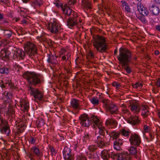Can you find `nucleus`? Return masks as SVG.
<instances>
[{"mask_svg":"<svg viewBox=\"0 0 160 160\" xmlns=\"http://www.w3.org/2000/svg\"><path fill=\"white\" fill-rule=\"evenodd\" d=\"M23 78L26 79L28 82V90L31 95L34 96V98L39 100H42V96L38 90L35 89L32 87L36 86L40 83L41 80L36 74L34 72H26L22 75Z\"/></svg>","mask_w":160,"mask_h":160,"instance_id":"1","label":"nucleus"},{"mask_svg":"<svg viewBox=\"0 0 160 160\" xmlns=\"http://www.w3.org/2000/svg\"><path fill=\"white\" fill-rule=\"evenodd\" d=\"M119 52L118 58L120 64L128 73H130L131 71L129 65L131 62L132 53L128 49L123 48H120Z\"/></svg>","mask_w":160,"mask_h":160,"instance_id":"2","label":"nucleus"},{"mask_svg":"<svg viewBox=\"0 0 160 160\" xmlns=\"http://www.w3.org/2000/svg\"><path fill=\"white\" fill-rule=\"evenodd\" d=\"M97 130H98L99 135L97 137L95 140V142L97 143L98 147L100 148H103L107 146L108 143L105 141L104 136L105 134V132L108 134V131L106 130L104 127L102 126L101 122H99L98 119V122L95 125V128Z\"/></svg>","mask_w":160,"mask_h":160,"instance_id":"3","label":"nucleus"},{"mask_svg":"<svg viewBox=\"0 0 160 160\" xmlns=\"http://www.w3.org/2000/svg\"><path fill=\"white\" fill-rule=\"evenodd\" d=\"M102 158L105 160H108L110 157L118 160H131L130 156L128 154V152L126 153H115L110 150H103L101 154Z\"/></svg>","mask_w":160,"mask_h":160,"instance_id":"4","label":"nucleus"},{"mask_svg":"<svg viewBox=\"0 0 160 160\" xmlns=\"http://www.w3.org/2000/svg\"><path fill=\"white\" fill-rule=\"evenodd\" d=\"M93 46L99 52H106L108 49V44L106 43L105 38L100 35L93 37Z\"/></svg>","mask_w":160,"mask_h":160,"instance_id":"5","label":"nucleus"},{"mask_svg":"<svg viewBox=\"0 0 160 160\" xmlns=\"http://www.w3.org/2000/svg\"><path fill=\"white\" fill-rule=\"evenodd\" d=\"M80 123L82 125L88 127L91 125L92 123L93 124L92 127L95 128V125L98 122V119L94 116H92L90 118L87 114L82 115L80 117Z\"/></svg>","mask_w":160,"mask_h":160,"instance_id":"6","label":"nucleus"},{"mask_svg":"<svg viewBox=\"0 0 160 160\" xmlns=\"http://www.w3.org/2000/svg\"><path fill=\"white\" fill-rule=\"evenodd\" d=\"M61 8L62 11V18H64L66 19L68 18L72 17L74 14L75 16V14L77 13L71 9L66 4L63 6L62 4L61 3Z\"/></svg>","mask_w":160,"mask_h":160,"instance_id":"7","label":"nucleus"},{"mask_svg":"<svg viewBox=\"0 0 160 160\" xmlns=\"http://www.w3.org/2000/svg\"><path fill=\"white\" fill-rule=\"evenodd\" d=\"M101 100L103 103L106 105L107 111L111 114H117L119 112L118 107L114 104L110 103L108 101L105 99H102Z\"/></svg>","mask_w":160,"mask_h":160,"instance_id":"8","label":"nucleus"},{"mask_svg":"<svg viewBox=\"0 0 160 160\" xmlns=\"http://www.w3.org/2000/svg\"><path fill=\"white\" fill-rule=\"evenodd\" d=\"M129 141L131 145L136 147L139 146L141 142L140 136L136 133L131 134Z\"/></svg>","mask_w":160,"mask_h":160,"instance_id":"9","label":"nucleus"},{"mask_svg":"<svg viewBox=\"0 0 160 160\" xmlns=\"http://www.w3.org/2000/svg\"><path fill=\"white\" fill-rule=\"evenodd\" d=\"M25 50L27 54L32 58L37 53L35 46L30 42H28L25 47Z\"/></svg>","mask_w":160,"mask_h":160,"instance_id":"10","label":"nucleus"},{"mask_svg":"<svg viewBox=\"0 0 160 160\" xmlns=\"http://www.w3.org/2000/svg\"><path fill=\"white\" fill-rule=\"evenodd\" d=\"M0 131L2 133H5L8 136L10 133L9 128L7 125V123L3 119H0Z\"/></svg>","mask_w":160,"mask_h":160,"instance_id":"11","label":"nucleus"},{"mask_svg":"<svg viewBox=\"0 0 160 160\" xmlns=\"http://www.w3.org/2000/svg\"><path fill=\"white\" fill-rule=\"evenodd\" d=\"M64 158L65 160H74L73 154L71 152V149L67 147H65L62 151Z\"/></svg>","mask_w":160,"mask_h":160,"instance_id":"12","label":"nucleus"},{"mask_svg":"<svg viewBox=\"0 0 160 160\" xmlns=\"http://www.w3.org/2000/svg\"><path fill=\"white\" fill-rule=\"evenodd\" d=\"M74 15H75L74 14ZM78 19L77 13H76L75 16L73 15L72 17H70L66 19L67 24L68 27L70 28H72L74 26H75Z\"/></svg>","mask_w":160,"mask_h":160,"instance_id":"13","label":"nucleus"},{"mask_svg":"<svg viewBox=\"0 0 160 160\" xmlns=\"http://www.w3.org/2000/svg\"><path fill=\"white\" fill-rule=\"evenodd\" d=\"M129 107L130 110L134 113L137 114L139 112L140 107L138 104L134 101L131 102Z\"/></svg>","mask_w":160,"mask_h":160,"instance_id":"14","label":"nucleus"},{"mask_svg":"<svg viewBox=\"0 0 160 160\" xmlns=\"http://www.w3.org/2000/svg\"><path fill=\"white\" fill-rule=\"evenodd\" d=\"M25 55V52L22 50L16 49V50L14 51V53L13 55V58H17L19 59L21 58L23 59Z\"/></svg>","mask_w":160,"mask_h":160,"instance_id":"15","label":"nucleus"},{"mask_svg":"<svg viewBox=\"0 0 160 160\" xmlns=\"http://www.w3.org/2000/svg\"><path fill=\"white\" fill-rule=\"evenodd\" d=\"M31 150L32 152H33V154H32V152L30 153L29 158L31 160H32V157L35 156L34 155V154L38 157H39L40 158L42 155V153L36 147L32 148Z\"/></svg>","mask_w":160,"mask_h":160,"instance_id":"16","label":"nucleus"},{"mask_svg":"<svg viewBox=\"0 0 160 160\" xmlns=\"http://www.w3.org/2000/svg\"><path fill=\"white\" fill-rule=\"evenodd\" d=\"M137 8L140 13L143 16H147L149 12L147 9L141 3L138 4Z\"/></svg>","mask_w":160,"mask_h":160,"instance_id":"17","label":"nucleus"},{"mask_svg":"<svg viewBox=\"0 0 160 160\" xmlns=\"http://www.w3.org/2000/svg\"><path fill=\"white\" fill-rule=\"evenodd\" d=\"M117 121L112 118H108L106 120L105 125L107 126H109L112 128H116L117 126Z\"/></svg>","mask_w":160,"mask_h":160,"instance_id":"18","label":"nucleus"},{"mask_svg":"<svg viewBox=\"0 0 160 160\" xmlns=\"http://www.w3.org/2000/svg\"><path fill=\"white\" fill-rule=\"evenodd\" d=\"M120 3L122 7V9L123 11L126 12L127 13L131 12V9L128 3L123 1H121Z\"/></svg>","mask_w":160,"mask_h":160,"instance_id":"19","label":"nucleus"},{"mask_svg":"<svg viewBox=\"0 0 160 160\" xmlns=\"http://www.w3.org/2000/svg\"><path fill=\"white\" fill-rule=\"evenodd\" d=\"M128 150L130 153L137 159L139 158V153L137 151L136 148L133 147H128Z\"/></svg>","mask_w":160,"mask_h":160,"instance_id":"20","label":"nucleus"},{"mask_svg":"<svg viewBox=\"0 0 160 160\" xmlns=\"http://www.w3.org/2000/svg\"><path fill=\"white\" fill-rule=\"evenodd\" d=\"M149 9L150 12L154 15H157L159 13L160 10L159 8L153 4L150 5Z\"/></svg>","mask_w":160,"mask_h":160,"instance_id":"21","label":"nucleus"},{"mask_svg":"<svg viewBox=\"0 0 160 160\" xmlns=\"http://www.w3.org/2000/svg\"><path fill=\"white\" fill-rule=\"evenodd\" d=\"M142 110V115L144 118H146L149 114V109L148 106L147 105H143L141 108Z\"/></svg>","mask_w":160,"mask_h":160,"instance_id":"22","label":"nucleus"},{"mask_svg":"<svg viewBox=\"0 0 160 160\" xmlns=\"http://www.w3.org/2000/svg\"><path fill=\"white\" fill-rule=\"evenodd\" d=\"M48 29L52 32L57 33L58 32L57 26L55 23H52L48 25L47 27Z\"/></svg>","mask_w":160,"mask_h":160,"instance_id":"23","label":"nucleus"},{"mask_svg":"<svg viewBox=\"0 0 160 160\" xmlns=\"http://www.w3.org/2000/svg\"><path fill=\"white\" fill-rule=\"evenodd\" d=\"M82 8L84 9H90L91 8V2L88 0H81Z\"/></svg>","mask_w":160,"mask_h":160,"instance_id":"24","label":"nucleus"},{"mask_svg":"<svg viewBox=\"0 0 160 160\" xmlns=\"http://www.w3.org/2000/svg\"><path fill=\"white\" fill-rule=\"evenodd\" d=\"M122 144V140L120 139H116L114 142V148L117 150H119L120 149V146Z\"/></svg>","mask_w":160,"mask_h":160,"instance_id":"25","label":"nucleus"},{"mask_svg":"<svg viewBox=\"0 0 160 160\" xmlns=\"http://www.w3.org/2000/svg\"><path fill=\"white\" fill-rule=\"evenodd\" d=\"M79 101L75 99H73L71 102V104L72 107L75 109H77L79 108Z\"/></svg>","mask_w":160,"mask_h":160,"instance_id":"26","label":"nucleus"},{"mask_svg":"<svg viewBox=\"0 0 160 160\" xmlns=\"http://www.w3.org/2000/svg\"><path fill=\"white\" fill-rule=\"evenodd\" d=\"M108 134L109 135L111 138L114 139H118V138L119 137L120 133L119 132L114 131L111 132L110 133H108Z\"/></svg>","mask_w":160,"mask_h":160,"instance_id":"27","label":"nucleus"},{"mask_svg":"<svg viewBox=\"0 0 160 160\" xmlns=\"http://www.w3.org/2000/svg\"><path fill=\"white\" fill-rule=\"evenodd\" d=\"M137 117H133L132 116H130L129 119L128 120V123L132 124L135 125L138 123V120Z\"/></svg>","mask_w":160,"mask_h":160,"instance_id":"28","label":"nucleus"},{"mask_svg":"<svg viewBox=\"0 0 160 160\" xmlns=\"http://www.w3.org/2000/svg\"><path fill=\"white\" fill-rule=\"evenodd\" d=\"M21 107L22 109L27 112L29 108V103L24 100L21 103Z\"/></svg>","mask_w":160,"mask_h":160,"instance_id":"29","label":"nucleus"},{"mask_svg":"<svg viewBox=\"0 0 160 160\" xmlns=\"http://www.w3.org/2000/svg\"><path fill=\"white\" fill-rule=\"evenodd\" d=\"M120 134L122 136L128 138L130 133V131L129 130H126L124 128L121 129L120 131Z\"/></svg>","mask_w":160,"mask_h":160,"instance_id":"30","label":"nucleus"},{"mask_svg":"<svg viewBox=\"0 0 160 160\" xmlns=\"http://www.w3.org/2000/svg\"><path fill=\"white\" fill-rule=\"evenodd\" d=\"M91 103L94 106H98L100 103L99 100L96 97H93L89 98Z\"/></svg>","mask_w":160,"mask_h":160,"instance_id":"31","label":"nucleus"},{"mask_svg":"<svg viewBox=\"0 0 160 160\" xmlns=\"http://www.w3.org/2000/svg\"><path fill=\"white\" fill-rule=\"evenodd\" d=\"M122 113L123 115L128 114L129 116L130 113L129 110L127 108V107L124 105H122L121 106Z\"/></svg>","mask_w":160,"mask_h":160,"instance_id":"32","label":"nucleus"},{"mask_svg":"<svg viewBox=\"0 0 160 160\" xmlns=\"http://www.w3.org/2000/svg\"><path fill=\"white\" fill-rule=\"evenodd\" d=\"M91 135L90 133L87 131H85L84 132V136L83 140L85 142H86L87 140H90L91 139Z\"/></svg>","mask_w":160,"mask_h":160,"instance_id":"33","label":"nucleus"},{"mask_svg":"<svg viewBox=\"0 0 160 160\" xmlns=\"http://www.w3.org/2000/svg\"><path fill=\"white\" fill-rule=\"evenodd\" d=\"M76 160H87V159L85 156L80 153L76 156Z\"/></svg>","mask_w":160,"mask_h":160,"instance_id":"34","label":"nucleus"},{"mask_svg":"<svg viewBox=\"0 0 160 160\" xmlns=\"http://www.w3.org/2000/svg\"><path fill=\"white\" fill-rule=\"evenodd\" d=\"M70 56V54L68 52L67 54L62 56V60L63 61H65V62L68 60V57Z\"/></svg>","mask_w":160,"mask_h":160,"instance_id":"35","label":"nucleus"},{"mask_svg":"<svg viewBox=\"0 0 160 160\" xmlns=\"http://www.w3.org/2000/svg\"><path fill=\"white\" fill-rule=\"evenodd\" d=\"M78 28H82V21L80 19H78L77 22H76V25H75Z\"/></svg>","mask_w":160,"mask_h":160,"instance_id":"36","label":"nucleus"},{"mask_svg":"<svg viewBox=\"0 0 160 160\" xmlns=\"http://www.w3.org/2000/svg\"><path fill=\"white\" fill-rule=\"evenodd\" d=\"M97 147L94 145H90L88 147L89 150L91 152H93L97 150Z\"/></svg>","mask_w":160,"mask_h":160,"instance_id":"37","label":"nucleus"},{"mask_svg":"<svg viewBox=\"0 0 160 160\" xmlns=\"http://www.w3.org/2000/svg\"><path fill=\"white\" fill-rule=\"evenodd\" d=\"M8 112L9 114H14L15 112L13 107L11 106H8Z\"/></svg>","mask_w":160,"mask_h":160,"instance_id":"38","label":"nucleus"},{"mask_svg":"<svg viewBox=\"0 0 160 160\" xmlns=\"http://www.w3.org/2000/svg\"><path fill=\"white\" fill-rule=\"evenodd\" d=\"M0 55L2 59H4V58L9 59V56H8V55L7 54V53H3V52H2V51H1Z\"/></svg>","mask_w":160,"mask_h":160,"instance_id":"39","label":"nucleus"},{"mask_svg":"<svg viewBox=\"0 0 160 160\" xmlns=\"http://www.w3.org/2000/svg\"><path fill=\"white\" fill-rule=\"evenodd\" d=\"M112 85L113 86L116 87V88L117 89L120 88L121 87V85L119 83L114 82L112 83Z\"/></svg>","mask_w":160,"mask_h":160,"instance_id":"40","label":"nucleus"},{"mask_svg":"<svg viewBox=\"0 0 160 160\" xmlns=\"http://www.w3.org/2000/svg\"><path fill=\"white\" fill-rule=\"evenodd\" d=\"M12 94L10 92H7L5 98L6 99V100H7L10 98H12Z\"/></svg>","mask_w":160,"mask_h":160,"instance_id":"41","label":"nucleus"},{"mask_svg":"<svg viewBox=\"0 0 160 160\" xmlns=\"http://www.w3.org/2000/svg\"><path fill=\"white\" fill-rule=\"evenodd\" d=\"M143 129L145 132H148L149 131L150 128L147 125H144L143 127Z\"/></svg>","mask_w":160,"mask_h":160,"instance_id":"42","label":"nucleus"},{"mask_svg":"<svg viewBox=\"0 0 160 160\" xmlns=\"http://www.w3.org/2000/svg\"><path fill=\"white\" fill-rule=\"evenodd\" d=\"M144 16H142L139 17V19L142 21L143 23H145L147 21H146L145 18L144 17Z\"/></svg>","mask_w":160,"mask_h":160,"instance_id":"43","label":"nucleus"},{"mask_svg":"<svg viewBox=\"0 0 160 160\" xmlns=\"http://www.w3.org/2000/svg\"><path fill=\"white\" fill-rule=\"evenodd\" d=\"M66 53V50L64 48H62L61 49V55L64 54Z\"/></svg>","mask_w":160,"mask_h":160,"instance_id":"44","label":"nucleus"},{"mask_svg":"<svg viewBox=\"0 0 160 160\" xmlns=\"http://www.w3.org/2000/svg\"><path fill=\"white\" fill-rule=\"evenodd\" d=\"M156 85L158 87L160 88V79L158 78L156 81L155 82Z\"/></svg>","mask_w":160,"mask_h":160,"instance_id":"45","label":"nucleus"},{"mask_svg":"<svg viewBox=\"0 0 160 160\" xmlns=\"http://www.w3.org/2000/svg\"><path fill=\"white\" fill-rule=\"evenodd\" d=\"M76 1V0H69L68 2V5H72L74 4Z\"/></svg>","mask_w":160,"mask_h":160,"instance_id":"46","label":"nucleus"},{"mask_svg":"<svg viewBox=\"0 0 160 160\" xmlns=\"http://www.w3.org/2000/svg\"><path fill=\"white\" fill-rule=\"evenodd\" d=\"M52 56H49L48 60H47V61L49 63H53V62H52Z\"/></svg>","mask_w":160,"mask_h":160,"instance_id":"47","label":"nucleus"},{"mask_svg":"<svg viewBox=\"0 0 160 160\" xmlns=\"http://www.w3.org/2000/svg\"><path fill=\"white\" fill-rule=\"evenodd\" d=\"M55 0V2H54V4L56 5V6L58 7L59 8V0Z\"/></svg>","mask_w":160,"mask_h":160,"instance_id":"48","label":"nucleus"},{"mask_svg":"<svg viewBox=\"0 0 160 160\" xmlns=\"http://www.w3.org/2000/svg\"><path fill=\"white\" fill-rule=\"evenodd\" d=\"M6 101V102L7 103H9V106H10V105L11 104L12 102V100H11V98H10L9 99H8L7 100H5Z\"/></svg>","mask_w":160,"mask_h":160,"instance_id":"49","label":"nucleus"},{"mask_svg":"<svg viewBox=\"0 0 160 160\" xmlns=\"http://www.w3.org/2000/svg\"><path fill=\"white\" fill-rule=\"evenodd\" d=\"M88 56L90 57L91 58H93L94 57V55L93 53L91 52H88Z\"/></svg>","mask_w":160,"mask_h":160,"instance_id":"50","label":"nucleus"},{"mask_svg":"<svg viewBox=\"0 0 160 160\" xmlns=\"http://www.w3.org/2000/svg\"><path fill=\"white\" fill-rule=\"evenodd\" d=\"M3 52V53H7V54L8 55V56L10 54V52H9V51L8 50H2V52Z\"/></svg>","mask_w":160,"mask_h":160,"instance_id":"51","label":"nucleus"},{"mask_svg":"<svg viewBox=\"0 0 160 160\" xmlns=\"http://www.w3.org/2000/svg\"><path fill=\"white\" fill-rule=\"evenodd\" d=\"M33 3L35 5H38L39 6L41 5L40 3L37 0H35Z\"/></svg>","mask_w":160,"mask_h":160,"instance_id":"52","label":"nucleus"},{"mask_svg":"<svg viewBox=\"0 0 160 160\" xmlns=\"http://www.w3.org/2000/svg\"><path fill=\"white\" fill-rule=\"evenodd\" d=\"M149 136L152 139H153L154 138L153 134L151 132H150L149 133Z\"/></svg>","mask_w":160,"mask_h":160,"instance_id":"53","label":"nucleus"},{"mask_svg":"<svg viewBox=\"0 0 160 160\" xmlns=\"http://www.w3.org/2000/svg\"><path fill=\"white\" fill-rule=\"evenodd\" d=\"M142 86V83L139 84V83H137L135 84V87H136V88H137L139 86L141 87Z\"/></svg>","mask_w":160,"mask_h":160,"instance_id":"54","label":"nucleus"},{"mask_svg":"<svg viewBox=\"0 0 160 160\" xmlns=\"http://www.w3.org/2000/svg\"><path fill=\"white\" fill-rule=\"evenodd\" d=\"M155 27L157 30L160 32V25H156Z\"/></svg>","mask_w":160,"mask_h":160,"instance_id":"55","label":"nucleus"},{"mask_svg":"<svg viewBox=\"0 0 160 160\" xmlns=\"http://www.w3.org/2000/svg\"><path fill=\"white\" fill-rule=\"evenodd\" d=\"M30 141L31 142L32 144H33L34 143L35 140L34 138L32 137L31 138H30Z\"/></svg>","mask_w":160,"mask_h":160,"instance_id":"56","label":"nucleus"},{"mask_svg":"<svg viewBox=\"0 0 160 160\" xmlns=\"http://www.w3.org/2000/svg\"><path fill=\"white\" fill-rule=\"evenodd\" d=\"M8 68H4V73L8 74Z\"/></svg>","mask_w":160,"mask_h":160,"instance_id":"57","label":"nucleus"},{"mask_svg":"<svg viewBox=\"0 0 160 160\" xmlns=\"http://www.w3.org/2000/svg\"><path fill=\"white\" fill-rule=\"evenodd\" d=\"M4 68H0V72L1 73H4Z\"/></svg>","mask_w":160,"mask_h":160,"instance_id":"58","label":"nucleus"},{"mask_svg":"<svg viewBox=\"0 0 160 160\" xmlns=\"http://www.w3.org/2000/svg\"><path fill=\"white\" fill-rule=\"evenodd\" d=\"M3 18V15L0 13V20H2Z\"/></svg>","mask_w":160,"mask_h":160,"instance_id":"59","label":"nucleus"},{"mask_svg":"<svg viewBox=\"0 0 160 160\" xmlns=\"http://www.w3.org/2000/svg\"><path fill=\"white\" fill-rule=\"evenodd\" d=\"M62 118H63V119H63L62 122H63V123H65V121H66V118H65V117H64V116H63V115L62 116Z\"/></svg>","mask_w":160,"mask_h":160,"instance_id":"60","label":"nucleus"},{"mask_svg":"<svg viewBox=\"0 0 160 160\" xmlns=\"http://www.w3.org/2000/svg\"><path fill=\"white\" fill-rule=\"evenodd\" d=\"M155 53L156 55H158L159 54V51L158 50H156L155 52Z\"/></svg>","mask_w":160,"mask_h":160,"instance_id":"61","label":"nucleus"},{"mask_svg":"<svg viewBox=\"0 0 160 160\" xmlns=\"http://www.w3.org/2000/svg\"><path fill=\"white\" fill-rule=\"evenodd\" d=\"M2 82L3 83V84H1L0 86L2 88H4L5 87L4 85L3 81H2Z\"/></svg>","mask_w":160,"mask_h":160,"instance_id":"62","label":"nucleus"},{"mask_svg":"<svg viewBox=\"0 0 160 160\" xmlns=\"http://www.w3.org/2000/svg\"><path fill=\"white\" fill-rule=\"evenodd\" d=\"M7 35L8 36L9 38H10L12 35V33L11 32H10L9 33L7 34Z\"/></svg>","mask_w":160,"mask_h":160,"instance_id":"63","label":"nucleus"},{"mask_svg":"<svg viewBox=\"0 0 160 160\" xmlns=\"http://www.w3.org/2000/svg\"><path fill=\"white\" fill-rule=\"evenodd\" d=\"M154 1L156 3L160 4V0H154Z\"/></svg>","mask_w":160,"mask_h":160,"instance_id":"64","label":"nucleus"}]
</instances>
